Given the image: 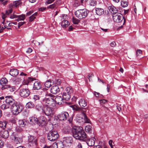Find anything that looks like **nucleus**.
<instances>
[{
  "mask_svg": "<svg viewBox=\"0 0 148 148\" xmlns=\"http://www.w3.org/2000/svg\"><path fill=\"white\" fill-rule=\"evenodd\" d=\"M81 108H81V107L80 108L78 107H76L75 108V110L77 111H81V113L82 114V111H84L82 110V109Z\"/></svg>",
  "mask_w": 148,
  "mask_h": 148,
  "instance_id": "nucleus-53",
  "label": "nucleus"
},
{
  "mask_svg": "<svg viewBox=\"0 0 148 148\" xmlns=\"http://www.w3.org/2000/svg\"><path fill=\"white\" fill-rule=\"evenodd\" d=\"M97 1L94 0H92L90 1V5L91 6H95L97 4Z\"/></svg>",
  "mask_w": 148,
  "mask_h": 148,
  "instance_id": "nucleus-44",
  "label": "nucleus"
},
{
  "mask_svg": "<svg viewBox=\"0 0 148 148\" xmlns=\"http://www.w3.org/2000/svg\"><path fill=\"white\" fill-rule=\"evenodd\" d=\"M37 144V139L34 136H30L28 137L27 146L28 148L36 147Z\"/></svg>",
  "mask_w": 148,
  "mask_h": 148,
  "instance_id": "nucleus-6",
  "label": "nucleus"
},
{
  "mask_svg": "<svg viewBox=\"0 0 148 148\" xmlns=\"http://www.w3.org/2000/svg\"><path fill=\"white\" fill-rule=\"evenodd\" d=\"M8 82V80L5 78H2L0 81V84L2 86L7 84Z\"/></svg>",
  "mask_w": 148,
  "mask_h": 148,
  "instance_id": "nucleus-33",
  "label": "nucleus"
},
{
  "mask_svg": "<svg viewBox=\"0 0 148 148\" xmlns=\"http://www.w3.org/2000/svg\"><path fill=\"white\" fill-rule=\"evenodd\" d=\"M96 14L99 15H101L104 13V10H95Z\"/></svg>",
  "mask_w": 148,
  "mask_h": 148,
  "instance_id": "nucleus-40",
  "label": "nucleus"
},
{
  "mask_svg": "<svg viewBox=\"0 0 148 148\" xmlns=\"http://www.w3.org/2000/svg\"><path fill=\"white\" fill-rule=\"evenodd\" d=\"M69 25V23L67 20H63L61 23V25L63 28L67 27Z\"/></svg>",
  "mask_w": 148,
  "mask_h": 148,
  "instance_id": "nucleus-24",
  "label": "nucleus"
},
{
  "mask_svg": "<svg viewBox=\"0 0 148 148\" xmlns=\"http://www.w3.org/2000/svg\"><path fill=\"white\" fill-rule=\"evenodd\" d=\"M47 119L44 116H41L38 118V125L39 126H43L46 123Z\"/></svg>",
  "mask_w": 148,
  "mask_h": 148,
  "instance_id": "nucleus-11",
  "label": "nucleus"
},
{
  "mask_svg": "<svg viewBox=\"0 0 148 148\" xmlns=\"http://www.w3.org/2000/svg\"><path fill=\"white\" fill-rule=\"evenodd\" d=\"M7 101V103L10 105L11 112L14 115L18 114L24 109V106L22 105L15 102L14 100L12 98L8 99Z\"/></svg>",
  "mask_w": 148,
  "mask_h": 148,
  "instance_id": "nucleus-1",
  "label": "nucleus"
},
{
  "mask_svg": "<svg viewBox=\"0 0 148 148\" xmlns=\"http://www.w3.org/2000/svg\"><path fill=\"white\" fill-rule=\"evenodd\" d=\"M82 114L83 115V119H84V123H90V121L87 115L86 114L84 111H82Z\"/></svg>",
  "mask_w": 148,
  "mask_h": 148,
  "instance_id": "nucleus-19",
  "label": "nucleus"
},
{
  "mask_svg": "<svg viewBox=\"0 0 148 148\" xmlns=\"http://www.w3.org/2000/svg\"><path fill=\"white\" fill-rule=\"evenodd\" d=\"M60 91V89L57 85L53 86L51 88V92L52 93L56 94Z\"/></svg>",
  "mask_w": 148,
  "mask_h": 148,
  "instance_id": "nucleus-16",
  "label": "nucleus"
},
{
  "mask_svg": "<svg viewBox=\"0 0 148 148\" xmlns=\"http://www.w3.org/2000/svg\"><path fill=\"white\" fill-rule=\"evenodd\" d=\"M0 135L2 138L6 139L8 137L9 133L8 130H5L1 132L0 134Z\"/></svg>",
  "mask_w": 148,
  "mask_h": 148,
  "instance_id": "nucleus-18",
  "label": "nucleus"
},
{
  "mask_svg": "<svg viewBox=\"0 0 148 148\" xmlns=\"http://www.w3.org/2000/svg\"><path fill=\"white\" fill-rule=\"evenodd\" d=\"M18 71L16 69H11L9 72V74L12 76L14 77L17 76L18 74Z\"/></svg>",
  "mask_w": 148,
  "mask_h": 148,
  "instance_id": "nucleus-21",
  "label": "nucleus"
},
{
  "mask_svg": "<svg viewBox=\"0 0 148 148\" xmlns=\"http://www.w3.org/2000/svg\"><path fill=\"white\" fill-rule=\"evenodd\" d=\"M42 112L47 116H52L54 114L53 108L50 106L43 107Z\"/></svg>",
  "mask_w": 148,
  "mask_h": 148,
  "instance_id": "nucleus-7",
  "label": "nucleus"
},
{
  "mask_svg": "<svg viewBox=\"0 0 148 148\" xmlns=\"http://www.w3.org/2000/svg\"><path fill=\"white\" fill-rule=\"evenodd\" d=\"M4 145V142L1 140H0V148L2 147Z\"/></svg>",
  "mask_w": 148,
  "mask_h": 148,
  "instance_id": "nucleus-57",
  "label": "nucleus"
},
{
  "mask_svg": "<svg viewBox=\"0 0 148 148\" xmlns=\"http://www.w3.org/2000/svg\"><path fill=\"white\" fill-rule=\"evenodd\" d=\"M94 76V75L92 73H90L88 74V78L90 81L92 80L91 77Z\"/></svg>",
  "mask_w": 148,
  "mask_h": 148,
  "instance_id": "nucleus-46",
  "label": "nucleus"
},
{
  "mask_svg": "<svg viewBox=\"0 0 148 148\" xmlns=\"http://www.w3.org/2000/svg\"><path fill=\"white\" fill-rule=\"evenodd\" d=\"M85 143L87 144L89 146H92L94 145L95 141L94 138L89 139L88 140L87 139L86 141H84Z\"/></svg>",
  "mask_w": 148,
  "mask_h": 148,
  "instance_id": "nucleus-20",
  "label": "nucleus"
},
{
  "mask_svg": "<svg viewBox=\"0 0 148 148\" xmlns=\"http://www.w3.org/2000/svg\"><path fill=\"white\" fill-rule=\"evenodd\" d=\"M67 15L63 14L61 16V21H62L63 20H67Z\"/></svg>",
  "mask_w": 148,
  "mask_h": 148,
  "instance_id": "nucleus-48",
  "label": "nucleus"
},
{
  "mask_svg": "<svg viewBox=\"0 0 148 148\" xmlns=\"http://www.w3.org/2000/svg\"><path fill=\"white\" fill-rule=\"evenodd\" d=\"M9 7L10 8V9H12V8H15L14 6V3H11L9 5Z\"/></svg>",
  "mask_w": 148,
  "mask_h": 148,
  "instance_id": "nucleus-56",
  "label": "nucleus"
},
{
  "mask_svg": "<svg viewBox=\"0 0 148 148\" xmlns=\"http://www.w3.org/2000/svg\"><path fill=\"white\" fill-rule=\"evenodd\" d=\"M33 99L35 101L38 100L39 99L40 97L37 95H34Z\"/></svg>",
  "mask_w": 148,
  "mask_h": 148,
  "instance_id": "nucleus-49",
  "label": "nucleus"
},
{
  "mask_svg": "<svg viewBox=\"0 0 148 148\" xmlns=\"http://www.w3.org/2000/svg\"><path fill=\"white\" fill-rule=\"evenodd\" d=\"M116 43L114 42H112L110 43V45L112 47H114L116 45Z\"/></svg>",
  "mask_w": 148,
  "mask_h": 148,
  "instance_id": "nucleus-60",
  "label": "nucleus"
},
{
  "mask_svg": "<svg viewBox=\"0 0 148 148\" xmlns=\"http://www.w3.org/2000/svg\"><path fill=\"white\" fill-rule=\"evenodd\" d=\"M30 91L28 88H21L19 91L20 96L23 97H26L29 96Z\"/></svg>",
  "mask_w": 148,
  "mask_h": 148,
  "instance_id": "nucleus-10",
  "label": "nucleus"
},
{
  "mask_svg": "<svg viewBox=\"0 0 148 148\" xmlns=\"http://www.w3.org/2000/svg\"><path fill=\"white\" fill-rule=\"evenodd\" d=\"M112 140H110L109 142V144L111 148H113V147L112 145Z\"/></svg>",
  "mask_w": 148,
  "mask_h": 148,
  "instance_id": "nucleus-59",
  "label": "nucleus"
},
{
  "mask_svg": "<svg viewBox=\"0 0 148 148\" xmlns=\"http://www.w3.org/2000/svg\"><path fill=\"white\" fill-rule=\"evenodd\" d=\"M25 18V14H22L18 16V19L16 20L18 21H23Z\"/></svg>",
  "mask_w": 148,
  "mask_h": 148,
  "instance_id": "nucleus-34",
  "label": "nucleus"
},
{
  "mask_svg": "<svg viewBox=\"0 0 148 148\" xmlns=\"http://www.w3.org/2000/svg\"><path fill=\"white\" fill-rule=\"evenodd\" d=\"M32 51V50L31 48H29L28 50L26 51L27 53H30Z\"/></svg>",
  "mask_w": 148,
  "mask_h": 148,
  "instance_id": "nucleus-61",
  "label": "nucleus"
},
{
  "mask_svg": "<svg viewBox=\"0 0 148 148\" xmlns=\"http://www.w3.org/2000/svg\"><path fill=\"white\" fill-rule=\"evenodd\" d=\"M69 115L68 113L66 112L59 114L58 116V118L61 121L67 120L69 123H71L73 120V118L71 116L69 118Z\"/></svg>",
  "mask_w": 148,
  "mask_h": 148,
  "instance_id": "nucleus-5",
  "label": "nucleus"
},
{
  "mask_svg": "<svg viewBox=\"0 0 148 148\" xmlns=\"http://www.w3.org/2000/svg\"><path fill=\"white\" fill-rule=\"evenodd\" d=\"M121 5L123 8L127 7L128 5V3L126 1H122L121 3Z\"/></svg>",
  "mask_w": 148,
  "mask_h": 148,
  "instance_id": "nucleus-43",
  "label": "nucleus"
},
{
  "mask_svg": "<svg viewBox=\"0 0 148 148\" xmlns=\"http://www.w3.org/2000/svg\"><path fill=\"white\" fill-rule=\"evenodd\" d=\"M27 124V123L25 120H21L18 121V124L20 127H24Z\"/></svg>",
  "mask_w": 148,
  "mask_h": 148,
  "instance_id": "nucleus-23",
  "label": "nucleus"
},
{
  "mask_svg": "<svg viewBox=\"0 0 148 148\" xmlns=\"http://www.w3.org/2000/svg\"><path fill=\"white\" fill-rule=\"evenodd\" d=\"M37 12H36L31 16L29 18V21L32 22L33 21L34 19L35 18V16H37Z\"/></svg>",
  "mask_w": 148,
  "mask_h": 148,
  "instance_id": "nucleus-38",
  "label": "nucleus"
},
{
  "mask_svg": "<svg viewBox=\"0 0 148 148\" xmlns=\"http://www.w3.org/2000/svg\"><path fill=\"white\" fill-rule=\"evenodd\" d=\"M8 89L11 92H13L14 90L15 89L14 88L13 86H11L9 85Z\"/></svg>",
  "mask_w": 148,
  "mask_h": 148,
  "instance_id": "nucleus-52",
  "label": "nucleus"
},
{
  "mask_svg": "<svg viewBox=\"0 0 148 148\" xmlns=\"http://www.w3.org/2000/svg\"><path fill=\"white\" fill-rule=\"evenodd\" d=\"M64 92L71 95L73 92V90L71 87H67L66 88Z\"/></svg>",
  "mask_w": 148,
  "mask_h": 148,
  "instance_id": "nucleus-29",
  "label": "nucleus"
},
{
  "mask_svg": "<svg viewBox=\"0 0 148 148\" xmlns=\"http://www.w3.org/2000/svg\"><path fill=\"white\" fill-rule=\"evenodd\" d=\"M54 101V99L50 97L43 99L41 101V103L43 105V107L50 106L53 103Z\"/></svg>",
  "mask_w": 148,
  "mask_h": 148,
  "instance_id": "nucleus-8",
  "label": "nucleus"
},
{
  "mask_svg": "<svg viewBox=\"0 0 148 148\" xmlns=\"http://www.w3.org/2000/svg\"><path fill=\"white\" fill-rule=\"evenodd\" d=\"M3 25L5 28L9 27L11 26V24L10 22L8 21H6L5 23L4 22V24Z\"/></svg>",
  "mask_w": 148,
  "mask_h": 148,
  "instance_id": "nucleus-41",
  "label": "nucleus"
},
{
  "mask_svg": "<svg viewBox=\"0 0 148 148\" xmlns=\"http://www.w3.org/2000/svg\"><path fill=\"white\" fill-rule=\"evenodd\" d=\"M75 14L79 19L84 18L87 15V12L85 10H77L75 12Z\"/></svg>",
  "mask_w": 148,
  "mask_h": 148,
  "instance_id": "nucleus-9",
  "label": "nucleus"
},
{
  "mask_svg": "<svg viewBox=\"0 0 148 148\" xmlns=\"http://www.w3.org/2000/svg\"><path fill=\"white\" fill-rule=\"evenodd\" d=\"M71 95L68 93H66V92H64L63 93L62 97L64 98V100H68L70 99L71 98Z\"/></svg>",
  "mask_w": 148,
  "mask_h": 148,
  "instance_id": "nucleus-26",
  "label": "nucleus"
},
{
  "mask_svg": "<svg viewBox=\"0 0 148 148\" xmlns=\"http://www.w3.org/2000/svg\"><path fill=\"white\" fill-rule=\"evenodd\" d=\"M26 106L29 108H32L34 107V105L32 102H29L27 103Z\"/></svg>",
  "mask_w": 148,
  "mask_h": 148,
  "instance_id": "nucleus-39",
  "label": "nucleus"
},
{
  "mask_svg": "<svg viewBox=\"0 0 148 148\" xmlns=\"http://www.w3.org/2000/svg\"><path fill=\"white\" fill-rule=\"evenodd\" d=\"M10 137L12 140H14V142L16 144H20L23 142V139L21 137H16L13 135L11 136Z\"/></svg>",
  "mask_w": 148,
  "mask_h": 148,
  "instance_id": "nucleus-13",
  "label": "nucleus"
},
{
  "mask_svg": "<svg viewBox=\"0 0 148 148\" xmlns=\"http://www.w3.org/2000/svg\"><path fill=\"white\" fill-rule=\"evenodd\" d=\"M59 134L57 132L54 130H51L49 131L47 135L48 140L51 141H54L58 138Z\"/></svg>",
  "mask_w": 148,
  "mask_h": 148,
  "instance_id": "nucleus-4",
  "label": "nucleus"
},
{
  "mask_svg": "<svg viewBox=\"0 0 148 148\" xmlns=\"http://www.w3.org/2000/svg\"><path fill=\"white\" fill-rule=\"evenodd\" d=\"M116 108L119 112H120L121 110V108L119 105H117L116 106Z\"/></svg>",
  "mask_w": 148,
  "mask_h": 148,
  "instance_id": "nucleus-63",
  "label": "nucleus"
},
{
  "mask_svg": "<svg viewBox=\"0 0 148 148\" xmlns=\"http://www.w3.org/2000/svg\"><path fill=\"white\" fill-rule=\"evenodd\" d=\"M55 0H47L45 2L46 4H48L52 3Z\"/></svg>",
  "mask_w": 148,
  "mask_h": 148,
  "instance_id": "nucleus-55",
  "label": "nucleus"
},
{
  "mask_svg": "<svg viewBox=\"0 0 148 148\" xmlns=\"http://www.w3.org/2000/svg\"><path fill=\"white\" fill-rule=\"evenodd\" d=\"M5 98H6L5 99V102L6 103V104H4L2 105L1 106V109L3 110L6 109H7L10 108V105L8 104L6 102H7V100L8 99H10V98H12L10 96H8V97H5Z\"/></svg>",
  "mask_w": 148,
  "mask_h": 148,
  "instance_id": "nucleus-17",
  "label": "nucleus"
},
{
  "mask_svg": "<svg viewBox=\"0 0 148 148\" xmlns=\"http://www.w3.org/2000/svg\"><path fill=\"white\" fill-rule=\"evenodd\" d=\"M79 103L81 108L84 107L87 105V103L86 101L83 99H81L79 100Z\"/></svg>",
  "mask_w": 148,
  "mask_h": 148,
  "instance_id": "nucleus-22",
  "label": "nucleus"
},
{
  "mask_svg": "<svg viewBox=\"0 0 148 148\" xmlns=\"http://www.w3.org/2000/svg\"><path fill=\"white\" fill-rule=\"evenodd\" d=\"M85 130L86 132L90 133H91L92 130V127L90 125H87L85 127Z\"/></svg>",
  "mask_w": 148,
  "mask_h": 148,
  "instance_id": "nucleus-36",
  "label": "nucleus"
},
{
  "mask_svg": "<svg viewBox=\"0 0 148 148\" xmlns=\"http://www.w3.org/2000/svg\"><path fill=\"white\" fill-rule=\"evenodd\" d=\"M64 141L66 143H72L73 142L72 139L71 137H66L64 138Z\"/></svg>",
  "mask_w": 148,
  "mask_h": 148,
  "instance_id": "nucleus-31",
  "label": "nucleus"
},
{
  "mask_svg": "<svg viewBox=\"0 0 148 148\" xmlns=\"http://www.w3.org/2000/svg\"><path fill=\"white\" fill-rule=\"evenodd\" d=\"M30 121L31 124H32L33 123H35L38 124V119L35 117H33L30 119Z\"/></svg>",
  "mask_w": 148,
  "mask_h": 148,
  "instance_id": "nucleus-28",
  "label": "nucleus"
},
{
  "mask_svg": "<svg viewBox=\"0 0 148 148\" xmlns=\"http://www.w3.org/2000/svg\"><path fill=\"white\" fill-rule=\"evenodd\" d=\"M8 1L7 0H0V5H5L7 4Z\"/></svg>",
  "mask_w": 148,
  "mask_h": 148,
  "instance_id": "nucleus-42",
  "label": "nucleus"
},
{
  "mask_svg": "<svg viewBox=\"0 0 148 148\" xmlns=\"http://www.w3.org/2000/svg\"><path fill=\"white\" fill-rule=\"evenodd\" d=\"M82 128L77 127L73 132V136L76 139L86 141L87 139L86 135Z\"/></svg>",
  "mask_w": 148,
  "mask_h": 148,
  "instance_id": "nucleus-2",
  "label": "nucleus"
},
{
  "mask_svg": "<svg viewBox=\"0 0 148 148\" xmlns=\"http://www.w3.org/2000/svg\"><path fill=\"white\" fill-rule=\"evenodd\" d=\"M53 81L51 80L47 81L45 84V86L47 88H49L53 83Z\"/></svg>",
  "mask_w": 148,
  "mask_h": 148,
  "instance_id": "nucleus-27",
  "label": "nucleus"
},
{
  "mask_svg": "<svg viewBox=\"0 0 148 148\" xmlns=\"http://www.w3.org/2000/svg\"><path fill=\"white\" fill-rule=\"evenodd\" d=\"M36 80V79L35 78L29 77H28L26 80L25 81L24 84L25 85H28L29 83Z\"/></svg>",
  "mask_w": 148,
  "mask_h": 148,
  "instance_id": "nucleus-25",
  "label": "nucleus"
},
{
  "mask_svg": "<svg viewBox=\"0 0 148 148\" xmlns=\"http://www.w3.org/2000/svg\"><path fill=\"white\" fill-rule=\"evenodd\" d=\"M22 2L21 0L16 1L14 2V5L15 8H17L20 5Z\"/></svg>",
  "mask_w": 148,
  "mask_h": 148,
  "instance_id": "nucleus-37",
  "label": "nucleus"
},
{
  "mask_svg": "<svg viewBox=\"0 0 148 148\" xmlns=\"http://www.w3.org/2000/svg\"><path fill=\"white\" fill-rule=\"evenodd\" d=\"M7 148H13V146L10 144H8L7 146Z\"/></svg>",
  "mask_w": 148,
  "mask_h": 148,
  "instance_id": "nucleus-64",
  "label": "nucleus"
},
{
  "mask_svg": "<svg viewBox=\"0 0 148 148\" xmlns=\"http://www.w3.org/2000/svg\"><path fill=\"white\" fill-rule=\"evenodd\" d=\"M41 84L40 82L38 81H36L33 84V89L34 90H37L41 88Z\"/></svg>",
  "mask_w": 148,
  "mask_h": 148,
  "instance_id": "nucleus-15",
  "label": "nucleus"
},
{
  "mask_svg": "<svg viewBox=\"0 0 148 148\" xmlns=\"http://www.w3.org/2000/svg\"><path fill=\"white\" fill-rule=\"evenodd\" d=\"M7 122L5 121H0V127L5 129L6 127Z\"/></svg>",
  "mask_w": 148,
  "mask_h": 148,
  "instance_id": "nucleus-30",
  "label": "nucleus"
},
{
  "mask_svg": "<svg viewBox=\"0 0 148 148\" xmlns=\"http://www.w3.org/2000/svg\"><path fill=\"white\" fill-rule=\"evenodd\" d=\"M10 85L5 84L4 85H3L1 87V89L2 90L5 89H8V87Z\"/></svg>",
  "mask_w": 148,
  "mask_h": 148,
  "instance_id": "nucleus-51",
  "label": "nucleus"
},
{
  "mask_svg": "<svg viewBox=\"0 0 148 148\" xmlns=\"http://www.w3.org/2000/svg\"><path fill=\"white\" fill-rule=\"evenodd\" d=\"M47 8H51V9H53V8H56V5L55 4V3L49 6H48L47 7Z\"/></svg>",
  "mask_w": 148,
  "mask_h": 148,
  "instance_id": "nucleus-45",
  "label": "nucleus"
},
{
  "mask_svg": "<svg viewBox=\"0 0 148 148\" xmlns=\"http://www.w3.org/2000/svg\"><path fill=\"white\" fill-rule=\"evenodd\" d=\"M55 101L56 103L60 105L64 102V100L62 97L61 96H57L55 98Z\"/></svg>",
  "mask_w": 148,
  "mask_h": 148,
  "instance_id": "nucleus-14",
  "label": "nucleus"
},
{
  "mask_svg": "<svg viewBox=\"0 0 148 148\" xmlns=\"http://www.w3.org/2000/svg\"><path fill=\"white\" fill-rule=\"evenodd\" d=\"M77 147V148H82V144L81 143H78Z\"/></svg>",
  "mask_w": 148,
  "mask_h": 148,
  "instance_id": "nucleus-58",
  "label": "nucleus"
},
{
  "mask_svg": "<svg viewBox=\"0 0 148 148\" xmlns=\"http://www.w3.org/2000/svg\"><path fill=\"white\" fill-rule=\"evenodd\" d=\"M25 23V22H21L18 23V28H19L20 27L23 25Z\"/></svg>",
  "mask_w": 148,
  "mask_h": 148,
  "instance_id": "nucleus-50",
  "label": "nucleus"
},
{
  "mask_svg": "<svg viewBox=\"0 0 148 148\" xmlns=\"http://www.w3.org/2000/svg\"><path fill=\"white\" fill-rule=\"evenodd\" d=\"M72 21L74 24L78 25L80 22V20L76 18L73 17L72 18Z\"/></svg>",
  "mask_w": 148,
  "mask_h": 148,
  "instance_id": "nucleus-35",
  "label": "nucleus"
},
{
  "mask_svg": "<svg viewBox=\"0 0 148 148\" xmlns=\"http://www.w3.org/2000/svg\"><path fill=\"white\" fill-rule=\"evenodd\" d=\"M55 82L58 85H60L61 82V80L60 79H56Z\"/></svg>",
  "mask_w": 148,
  "mask_h": 148,
  "instance_id": "nucleus-54",
  "label": "nucleus"
},
{
  "mask_svg": "<svg viewBox=\"0 0 148 148\" xmlns=\"http://www.w3.org/2000/svg\"><path fill=\"white\" fill-rule=\"evenodd\" d=\"M33 13V12L32 11H30L28 12L27 13L26 16H28L31 14H32Z\"/></svg>",
  "mask_w": 148,
  "mask_h": 148,
  "instance_id": "nucleus-62",
  "label": "nucleus"
},
{
  "mask_svg": "<svg viewBox=\"0 0 148 148\" xmlns=\"http://www.w3.org/2000/svg\"><path fill=\"white\" fill-rule=\"evenodd\" d=\"M41 103V102L36 104L35 106V108L37 110L39 111L41 110L42 112L43 107L42 106Z\"/></svg>",
  "mask_w": 148,
  "mask_h": 148,
  "instance_id": "nucleus-32",
  "label": "nucleus"
},
{
  "mask_svg": "<svg viewBox=\"0 0 148 148\" xmlns=\"http://www.w3.org/2000/svg\"><path fill=\"white\" fill-rule=\"evenodd\" d=\"M112 14L114 21L116 23L121 22L123 18L122 14L118 12V10H109Z\"/></svg>",
  "mask_w": 148,
  "mask_h": 148,
  "instance_id": "nucleus-3",
  "label": "nucleus"
},
{
  "mask_svg": "<svg viewBox=\"0 0 148 148\" xmlns=\"http://www.w3.org/2000/svg\"><path fill=\"white\" fill-rule=\"evenodd\" d=\"M12 12V10H6L5 12H2L1 13L2 18L3 19V21L2 22V23L4 24V21H5V18L7 17V16L9 15Z\"/></svg>",
  "mask_w": 148,
  "mask_h": 148,
  "instance_id": "nucleus-12",
  "label": "nucleus"
},
{
  "mask_svg": "<svg viewBox=\"0 0 148 148\" xmlns=\"http://www.w3.org/2000/svg\"><path fill=\"white\" fill-rule=\"evenodd\" d=\"M18 16L16 15L13 13L12 14H11L10 15V18L11 19H14L16 18H18Z\"/></svg>",
  "mask_w": 148,
  "mask_h": 148,
  "instance_id": "nucleus-47",
  "label": "nucleus"
}]
</instances>
